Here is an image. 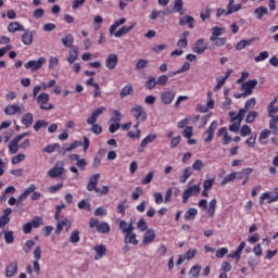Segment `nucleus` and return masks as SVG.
Here are the masks:
<instances>
[{"instance_id":"a878e982","label":"nucleus","mask_w":278,"mask_h":278,"mask_svg":"<svg viewBox=\"0 0 278 278\" xmlns=\"http://www.w3.org/2000/svg\"><path fill=\"white\" fill-rule=\"evenodd\" d=\"M22 125H25L26 128H29L30 125H34V114L25 113L21 118Z\"/></svg>"},{"instance_id":"58836bf2","label":"nucleus","mask_w":278,"mask_h":278,"mask_svg":"<svg viewBox=\"0 0 278 278\" xmlns=\"http://www.w3.org/2000/svg\"><path fill=\"white\" fill-rule=\"evenodd\" d=\"M254 14H256L258 21H262V17L265 16V14H268V8L260 7L255 9Z\"/></svg>"},{"instance_id":"6ab92c4d","label":"nucleus","mask_w":278,"mask_h":278,"mask_svg":"<svg viewBox=\"0 0 278 278\" xmlns=\"http://www.w3.org/2000/svg\"><path fill=\"white\" fill-rule=\"evenodd\" d=\"M79 58V48L72 47L71 50L68 51V56H67V62L68 64H75V61Z\"/></svg>"},{"instance_id":"338daca9","label":"nucleus","mask_w":278,"mask_h":278,"mask_svg":"<svg viewBox=\"0 0 278 278\" xmlns=\"http://www.w3.org/2000/svg\"><path fill=\"white\" fill-rule=\"evenodd\" d=\"M193 131H192V126H188L184 131H182V136L184 138L190 139L193 136Z\"/></svg>"},{"instance_id":"9d476101","label":"nucleus","mask_w":278,"mask_h":278,"mask_svg":"<svg viewBox=\"0 0 278 278\" xmlns=\"http://www.w3.org/2000/svg\"><path fill=\"white\" fill-rule=\"evenodd\" d=\"M25 112V106L18 104H10L5 106L4 113L7 116H14V114H23Z\"/></svg>"},{"instance_id":"f257e3e1","label":"nucleus","mask_w":278,"mask_h":278,"mask_svg":"<svg viewBox=\"0 0 278 278\" xmlns=\"http://www.w3.org/2000/svg\"><path fill=\"white\" fill-rule=\"evenodd\" d=\"M253 173V168L248 167L242 169L238 173H231L229 176H226L223 181L220 182V186H225L226 184H229V181H233L235 179H243L242 186H247L249 181V176Z\"/></svg>"},{"instance_id":"aec40b11","label":"nucleus","mask_w":278,"mask_h":278,"mask_svg":"<svg viewBox=\"0 0 278 278\" xmlns=\"http://www.w3.org/2000/svg\"><path fill=\"white\" fill-rule=\"evenodd\" d=\"M180 27H185V25H188L189 29H194V17L190 15H186L179 20Z\"/></svg>"},{"instance_id":"ea45409f","label":"nucleus","mask_w":278,"mask_h":278,"mask_svg":"<svg viewBox=\"0 0 278 278\" xmlns=\"http://www.w3.org/2000/svg\"><path fill=\"white\" fill-rule=\"evenodd\" d=\"M200 273H201V265H193L189 270V275L191 276V278H199Z\"/></svg>"},{"instance_id":"8fccbe9b","label":"nucleus","mask_w":278,"mask_h":278,"mask_svg":"<svg viewBox=\"0 0 278 278\" xmlns=\"http://www.w3.org/2000/svg\"><path fill=\"white\" fill-rule=\"evenodd\" d=\"M153 177H155V172H150L148 175L142 179L141 184L143 186H149L153 181Z\"/></svg>"},{"instance_id":"f3484780","label":"nucleus","mask_w":278,"mask_h":278,"mask_svg":"<svg viewBox=\"0 0 278 278\" xmlns=\"http://www.w3.org/2000/svg\"><path fill=\"white\" fill-rule=\"evenodd\" d=\"M93 251L96 252L94 260L99 261V260H103V257H105V255L108 253V248L103 244H99V245L93 247Z\"/></svg>"},{"instance_id":"864d4df0","label":"nucleus","mask_w":278,"mask_h":278,"mask_svg":"<svg viewBox=\"0 0 278 278\" xmlns=\"http://www.w3.org/2000/svg\"><path fill=\"white\" fill-rule=\"evenodd\" d=\"M4 240L7 244L14 242V231H4Z\"/></svg>"},{"instance_id":"e433bc0d","label":"nucleus","mask_w":278,"mask_h":278,"mask_svg":"<svg viewBox=\"0 0 278 278\" xmlns=\"http://www.w3.org/2000/svg\"><path fill=\"white\" fill-rule=\"evenodd\" d=\"M225 28H220L218 26H214L212 28V36L210 37V40H216L219 36H223V31Z\"/></svg>"},{"instance_id":"c756f323","label":"nucleus","mask_w":278,"mask_h":278,"mask_svg":"<svg viewBox=\"0 0 278 278\" xmlns=\"http://www.w3.org/2000/svg\"><path fill=\"white\" fill-rule=\"evenodd\" d=\"M22 42L26 45V47H29L31 42H34V31L27 30L25 35L22 36Z\"/></svg>"},{"instance_id":"4d7b16f0","label":"nucleus","mask_w":278,"mask_h":278,"mask_svg":"<svg viewBox=\"0 0 278 278\" xmlns=\"http://www.w3.org/2000/svg\"><path fill=\"white\" fill-rule=\"evenodd\" d=\"M12 164L16 165V164H21V162H25V154L20 153L15 156L12 157L11 160Z\"/></svg>"},{"instance_id":"0eeeda50","label":"nucleus","mask_w":278,"mask_h":278,"mask_svg":"<svg viewBox=\"0 0 278 278\" xmlns=\"http://www.w3.org/2000/svg\"><path fill=\"white\" fill-rule=\"evenodd\" d=\"M29 136V132H23L22 135H17L13 140L9 143V153L14 155V153H18V149H21V146H18V142L23 140V138Z\"/></svg>"},{"instance_id":"4be33fe9","label":"nucleus","mask_w":278,"mask_h":278,"mask_svg":"<svg viewBox=\"0 0 278 278\" xmlns=\"http://www.w3.org/2000/svg\"><path fill=\"white\" fill-rule=\"evenodd\" d=\"M257 86V79L248 80L243 83L241 88L247 91L248 94H253V89Z\"/></svg>"},{"instance_id":"412c9836","label":"nucleus","mask_w":278,"mask_h":278,"mask_svg":"<svg viewBox=\"0 0 278 278\" xmlns=\"http://www.w3.org/2000/svg\"><path fill=\"white\" fill-rule=\"evenodd\" d=\"M206 50H207V46L205 45V39H199L193 46L194 53H198V54L205 53Z\"/></svg>"},{"instance_id":"b1692460","label":"nucleus","mask_w":278,"mask_h":278,"mask_svg":"<svg viewBox=\"0 0 278 278\" xmlns=\"http://www.w3.org/2000/svg\"><path fill=\"white\" fill-rule=\"evenodd\" d=\"M16 273H18V263L16 262L10 263L5 269V277H14Z\"/></svg>"},{"instance_id":"13d9d810","label":"nucleus","mask_w":278,"mask_h":278,"mask_svg":"<svg viewBox=\"0 0 278 278\" xmlns=\"http://www.w3.org/2000/svg\"><path fill=\"white\" fill-rule=\"evenodd\" d=\"M60 64V61L55 56H51L49 59V70L53 71V68H58V65Z\"/></svg>"},{"instance_id":"bb28decb","label":"nucleus","mask_w":278,"mask_h":278,"mask_svg":"<svg viewBox=\"0 0 278 278\" xmlns=\"http://www.w3.org/2000/svg\"><path fill=\"white\" fill-rule=\"evenodd\" d=\"M220 136H224V144H230L231 143V137L227 132V127H223L217 131V137L220 138Z\"/></svg>"},{"instance_id":"bf43d9fd","label":"nucleus","mask_w":278,"mask_h":278,"mask_svg":"<svg viewBox=\"0 0 278 278\" xmlns=\"http://www.w3.org/2000/svg\"><path fill=\"white\" fill-rule=\"evenodd\" d=\"M62 188H64V184H59V185H54V186H50L48 188V192H50V194H55V192L62 190Z\"/></svg>"},{"instance_id":"de8ad7c7","label":"nucleus","mask_w":278,"mask_h":278,"mask_svg":"<svg viewBox=\"0 0 278 278\" xmlns=\"http://www.w3.org/2000/svg\"><path fill=\"white\" fill-rule=\"evenodd\" d=\"M260 115L257 111H251L245 117V123H255V118Z\"/></svg>"},{"instance_id":"5701e85b","label":"nucleus","mask_w":278,"mask_h":278,"mask_svg":"<svg viewBox=\"0 0 278 278\" xmlns=\"http://www.w3.org/2000/svg\"><path fill=\"white\" fill-rule=\"evenodd\" d=\"M61 42L67 49H73V47H76V46H73L75 43V37H73L72 34H66L64 37H62Z\"/></svg>"},{"instance_id":"393cba45","label":"nucleus","mask_w":278,"mask_h":278,"mask_svg":"<svg viewBox=\"0 0 278 278\" xmlns=\"http://www.w3.org/2000/svg\"><path fill=\"white\" fill-rule=\"evenodd\" d=\"M8 31L14 34L15 31H25V26L21 25L18 22H11L8 26Z\"/></svg>"},{"instance_id":"c85d7f7f","label":"nucleus","mask_w":278,"mask_h":278,"mask_svg":"<svg viewBox=\"0 0 278 278\" xmlns=\"http://www.w3.org/2000/svg\"><path fill=\"white\" fill-rule=\"evenodd\" d=\"M125 23H127V20L125 17H122L115 21L114 24H112L110 27V36H114V33H116V29H118L121 25H125Z\"/></svg>"},{"instance_id":"a211bd4d","label":"nucleus","mask_w":278,"mask_h":278,"mask_svg":"<svg viewBox=\"0 0 278 278\" xmlns=\"http://www.w3.org/2000/svg\"><path fill=\"white\" fill-rule=\"evenodd\" d=\"M217 127L218 122L213 121L208 129L205 131V134H207V137L204 139V142H212L214 140V131H216Z\"/></svg>"},{"instance_id":"473e14b6","label":"nucleus","mask_w":278,"mask_h":278,"mask_svg":"<svg viewBox=\"0 0 278 278\" xmlns=\"http://www.w3.org/2000/svg\"><path fill=\"white\" fill-rule=\"evenodd\" d=\"M119 227L123 233H125L126 236L131 233V231H134V226H131V224H127V222L125 220L119 222Z\"/></svg>"},{"instance_id":"69168bd1","label":"nucleus","mask_w":278,"mask_h":278,"mask_svg":"<svg viewBox=\"0 0 278 278\" xmlns=\"http://www.w3.org/2000/svg\"><path fill=\"white\" fill-rule=\"evenodd\" d=\"M30 225L37 229V227H39L40 225H42V217L36 216L33 218V220L30 222Z\"/></svg>"},{"instance_id":"603ef678","label":"nucleus","mask_w":278,"mask_h":278,"mask_svg":"<svg viewBox=\"0 0 278 278\" xmlns=\"http://www.w3.org/2000/svg\"><path fill=\"white\" fill-rule=\"evenodd\" d=\"M247 111V109H240L239 113L235 117H232V121H239V123H242V121H244Z\"/></svg>"},{"instance_id":"f8f14e48","label":"nucleus","mask_w":278,"mask_h":278,"mask_svg":"<svg viewBox=\"0 0 278 278\" xmlns=\"http://www.w3.org/2000/svg\"><path fill=\"white\" fill-rule=\"evenodd\" d=\"M73 223L68 220V218H63L58 222L56 228H55V233L56 236H60L62 233V230L65 228V231H71Z\"/></svg>"},{"instance_id":"4c0bfd02","label":"nucleus","mask_w":278,"mask_h":278,"mask_svg":"<svg viewBox=\"0 0 278 278\" xmlns=\"http://www.w3.org/2000/svg\"><path fill=\"white\" fill-rule=\"evenodd\" d=\"M156 86L157 83L154 76H150L148 80L144 83V88H147V90H153V88H155Z\"/></svg>"},{"instance_id":"a18cd8bd","label":"nucleus","mask_w":278,"mask_h":278,"mask_svg":"<svg viewBox=\"0 0 278 278\" xmlns=\"http://www.w3.org/2000/svg\"><path fill=\"white\" fill-rule=\"evenodd\" d=\"M97 231H99V233H110V224L109 223H100Z\"/></svg>"},{"instance_id":"a19ab883","label":"nucleus","mask_w":278,"mask_h":278,"mask_svg":"<svg viewBox=\"0 0 278 278\" xmlns=\"http://www.w3.org/2000/svg\"><path fill=\"white\" fill-rule=\"evenodd\" d=\"M49 126V123L45 119H39L35 123L34 129L35 131H40V129L46 128Z\"/></svg>"},{"instance_id":"6e6552de","label":"nucleus","mask_w":278,"mask_h":278,"mask_svg":"<svg viewBox=\"0 0 278 278\" xmlns=\"http://www.w3.org/2000/svg\"><path fill=\"white\" fill-rule=\"evenodd\" d=\"M177 96V91L175 90H165L161 92V102L163 105H170Z\"/></svg>"},{"instance_id":"20e7f679","label":"nucleus","mask_w":278,"mask_h":278,"mask_svg":"<svg viewBox=\"0 0 278 278\" xmlns=\"http://www.w3.org/2000/svg\"><path fill=\"white\" fill-rule=\"evenodd\" d=\"M47 64V59L43 56H40L38 60H30L28 61L24 67L26 71H31V73H36V71H40L42 68V65Z\"/></svg>"},{"instance_id":"dca6fc26","label":"nucleus","mask_w":278,"mask_h":278,"mask_svg":"<svg viewBox=\"0 0 278 278\" xmlns=\"http://www.w3.org/2000/svg\"><path fill=\"white\" fill-rule=\"evenodd\" d=\"M155 240V230L153 228H150L146 231L142 240L143 247H149Z\"/></svg>"},{"instance_id":"6e6d98bb","label":"nucleus","mask_w":278,"mask_h":278,"mask_svg":"<svg viewBox=\"0 0 278 278\" xmlns=\"http://www.w3.org/2000/svg\"><path fill=\"white\" fill-rule=\"evenodd\" d=\"M275 103H277V99H274L273 102L268 105V116H274L273 114H277L278 108H275Z\"/></svg>"},{"instance_id":"9b49d317","label":"nucleus","mask_w":278,"mask_h":278,"mask_svg":"<svg viewBox=\"0 0 278 278\" xmlns=\"http://www.w3.org/2000/svg\"><path fill=\"white\" fill-rule=\"evenodd\" d=\"M100 177H101V174H94L90 176L89 181L87 184L88 192H92V190H94L96 193H99V188H97V186L99 185Z\"/></svg>"},{"instance_id":"680f3d73","label":"nucleus","mask_w":278,"mask_h":278,"mask_svg":"<svg viewBox=\"0 0 278 278\" xmlns=\"http://www.w3.org/2000/svg\"><path fill=\"white\" fill-rule=\"evenodd\" d=\"M55 149H60L59 143H53V144L47 146L46 148H43V152L45 153H53L55 151Z\"/></svg>"},{"instance_id":"49530a36","label":"nucleus","mask_w":278,"mask_h":278,"mask_svg":"<svg viewBox=\"0 0 278 278\" xmlns=\"http://www.w3.org/2000/svg\"><path fill=\"white\" fill-rule=\"evenodd\" d=\"M125 243L126 244H138V240L136 239V235L131 233V232L126 235Z\"/></svg>"},{"instance_id":"3c124183","label":"nucleus","mask_w":278,"mask_h":278,"mask_svg":"<svg viewBox=\"0 0 278 278\" xmlns=\"http://www.w3.org/2000/svg\"><path fill=\"white\" fill-rule=\"evenodd\" d=\"M91 125V131L92 134H94L96 136H99L103 132V128L101 127V125L93 123V124H89Z\"/></svg>"},{"instance_id":"72a5a7b5","label":"nucleus","mask_w":278,"mask_h":278,"mask_svg":"<svg viewBox=\"0 0 278 278\" xmlns=\"http://www.w3.org/2000/svg\"><path fill=\"white\" fill-rule=\"evenodd\" d=\"M190 177H192V167H186L184 169V175L179 177L180 184H186Z\"/></svg>"},{"instance_id":"052dcab7","label":"nucleus","mask_w":278,"mask_h":278,"mask_svg":"<svg viewBox=\"0 0 278 278\" xmlns=\"http://www.w3.org/2000/svg\"><path fill=\"white\" fill-rule=\"evenodd\" d=\"M205 167V164L203 163V161L201 160H197L193 164H192V169L193 170H203V168Z\"/></svg>"},{"instance_id":"c03bdc74","label":"nucleus","mask_w":278,"mask_h":278,"mask_svg":"<svg viewBox=\"0 0 278 278\" xmlns=\"http://www.w3.org/2000/svg\"><path fill=\"white\" fill-rule=\"evenodd\" d=\"M128 94H134V88L131 85H126L121 91L122 99H124V97H128Z\"/></svg>"},{"instance_id":"423d86ee","label":"nucleus","mask_w":278,"mask_h":278,"mask_svg":"<svg viewBox=\"0 0 278 278\" xmlns=\"http://www.w3.org/2000/svg\"><path fill=\"white\" fill-rule=\"evenodd\" d=\"M201 192V182L187 188L182 193V203H188L190 197H197Z\"/></svg>"},{"instance_id":"7c9ffc66","label":"nucleus","mask_w":278,"mask_h":278,"mask_svg":"<svg viewBox=\"0 0 278 278\" xmlns=\"http://www.w3.org/2000/svg\"><path fill=\"white\" fill-rule=\"evenodd\" d=\"M157 140L156 134L148 135L140 143L141 149H144L148 144H151V142H155Z\"/></svg>"},{"instance_id":"09e8293b","label":"nucleus","mask_w":278,"mask_h":278,"mask_svg":"<svg viewBox=\"0 0 278 278\" xmlns=\"http://www.w3.org/2000/svg\"><path fill=\"white\" fill-rule=\"evenodd\" d=\"M239 10H242V4H231L226 12V16H229L230 14H233V12H239Z\"/></svg>"},{"instance_id":"7ed1b4c3","label":"nucleus","mask_w":278,"mask_h":278,"mask_svg":"<svg viewBox=\"0 0 278 278\" xmlns=\"http://www.w3.org/2000/svg\"><path fill=\"white\" fill-rule=\"evenodd\" d=\"M216 199H213L210 201L208 203V207H207V200L202 199L200 200V202L198 203L199 207H201L202 210L207 212V215L213 218L214 214H216Z\"/></svg>"},{"instance_id":"ddd939ff","label":"nucleus","mask_w":278,"mask_h":278,"mask_svg":"<svg viewBox=\"0 0 278 278\" xmlns=\"http://www.w3.org/2000/svg\"><path fill=\"white\" fill-rule=\"evenodd\" d=\"M36 184H30L23 193L20 194V197H17V205H21V203H23V201H25L27 199V197H29L31 193L36 192Z\"/></svg>"},{"instance_id":"37998d69","label":"nucleus","mask_w":278,"mask_h":278,"mask_svg":"<svg viewBox=\"0 0 278 278\" xmlns=\"http://www.w3.org/2000/svg\"><path fill=\"white\" fill-rule=\"evenodd\" d=\"M211 42H213L214 47H225L227 45V38L215 37Z\"/></svg>"},{"instance_id":"5fc2aeb1","label":"nucleus","mask_w":278,"mask_h":278,"mask_svg":"<svg viewBox=\"0 0 278 278\" xmlns=\"http://www.w3.org/2000/svg\"><path fill=\"white\" fill-rule=\"evenodd\" d=\"M78 210H87V212H90V203L86 200H80L77 204Z\"/></svg>"},{"instance_id":"2f4dec72","label":"nucleus","mask_w":278,"mask_h":278,"mask_svg":"<svg viewBox=\"0 0 278 278\" xmlns=\"http://www.w3.org/2000/svg\"><path fill=\"white\" fill-rule=\"evenodd\" d=\"M132 27H134V25L123 26L117 31H115L113 34V36H115V38H123V36H125V34H129V31H131Z\"/></svg>"},{"instance_id":"0e129e2a","label":"nucleus","mask_w":278,"mask_h":278,"mask_svg":"<svg viewBox=\"0 0 278 278\" xmlns=\"http://www.w3.org/2000/svg\"><path fill=\"white\" fill-rule=\"evenodd\" d=\"M268 51L261 52L257 56L254 58L255 62H264V60L268 59Z\"/></svg>"},{"instance_id":"e2e57ef3","label":"nucleus","mask_w":278,"mask_h":278,"mask_svg":"<svg viewBox=\"0 0 278 278\" xmlns=\"http://www.w3.org/2000/svg\"><path fill=\"white\" fill-rule=\"evenodd\" d=\"M168 84V76L162 75L156 79V86H166Z\"/></svg>"},{"instance_id":"1a4fd4ad","label":"nucleus","mask_w":278,"mask_h":278,"mask_svg":"<svg viewBox=\"0 0 278 278\" xmlns=\"http://www.w3.org/2000/svg\"><path fill=\"white\" fill-rule=\"evenodd\" d=\"M34 257H35V261L33 262L34 271H35L36 277H38V275H40V258L42 257V250L40 249V245H38L35 249Z\"/></svg>"},{"instance_id":"f704fd0d","label":"nucleus","mask_w":278,"mask_h":278,"mask_svg":"<svg viewBox=\"0 0 278 278\" xmlns=\"http://www.w3.org/2000/svg\"><path fill=\"white\" fill-rule=\"evenodd\" d=\"M174 10L175 12H178L180 16H184V14L186 13V11H184V0H175Z\"/></svg>"},{"instance_id":"2eb2a0df","label":"nucleus","mask_w":278,"mask_h":278,"mask_svg":"<svg viewBox=\"0 0 278 278\" xmlns=\"http://www.w3.org/2000/svg\"><path fill=\"white\" fill-rule=\"evenodd\" d=\"M103 112H105V106H100L93 110L91 115L87 118V125H94V123H97V119L99 118V116H101V114H103Z\"/></svg>"},{"instance_id":"4468645a","label":"nucleus","mask_w":278,"mask_h":278,"mask_svg":"<svg viewBox=\"0 0 278 278\" xmlns=\"http://www.w3.org/2000/svg\"><path fill=\"white\" fill-rule=\"evenodd\" d=\"M105 66L109 71H114L118 66V55L114 53L109 54L105 60Z\"/></svg>"},{"instance_id":"39448f33","label":"nucleus","mask_w":278,"mask_h":278,"mask_svg":"<svg viewBox=\"0 0 278 278\" xmlns=\"http://www.w3.org/2000/svg\"><path fill=\"white\" fill-rule=\"evenodd\" d=\"M40 110H53V104L49 102V93L41 92L37 98H35Z\"/></svg>"},{"instance_id":"79ce46f5","label":"nucleus","mask_w":278,"mask_h":278,"mask_svg":"<svg viewBox=\"0 0 278 278\" xmlns=\"http://www.w3.org/2000/svg\"><path fill=\"white\" fill-rule=\"evenodd\" d=\"M81 238L79 237V230H73L71 236H70V242L72 244H77Z\"/></svg>"},{"instance_id":"c9c22d12","label":"nucleus","mask_w":278,"mask_h":278,"mask_svg":"<svg viewBox=\"0 0 278 278\" xmlns=\"http://www.w3.org/2000/svg\"><path fill=\"white\" fill-rule=\"evenodd\" d=\"M198 214H199V211L197 208L191 207L185 213V220H194Z\"/></svg>"},{"instance_id":"774afa93","label":"nucleus","mask_w":278,"mask_h":278,"mask_svg":"<svg viewBox=\"0 0 278 278\" xmlns=\"http://www.w3.org/2000/svg\"><path fill=\"white\" fill-rule=\"evenodd\" d=\"M250 134H251V127H249V125H243L241 128L240 136H242V138H247V136H249Z\"/></svg>"},{"instance_id":"f03ea898","label":"nucleus","mask_w":278,"mask_h":278,"mask_svg":"<svg viewBox=\"0 0 278 278\" xmlns=\"http://www.w3.org/2000/svg\"><path fill=\"white\" fill-rule=\"evenodd\" d=\"M66 173V168H64V162L58 161L55 165L48 170V177L51 179H58V177H62Z\"/></svg>"},{"instance_id":"cd10ccee","label":"nucleus","mask_w":278,"mask_h":278,"mask_svg":"<svg viewBox=\"0 0 278 278\" xmlns=\"http://www.w3.org/2000/svg\"><path fill=\"white\" fill-rule=\"evenodd\" d=\"M10 214H12V208H5L3 215L0 217V227H5L10 223Z\"/></svg>"}]
</instances>
